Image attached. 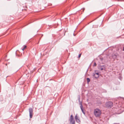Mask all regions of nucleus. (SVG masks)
Returning a JSON list of instances; mask_svg holds the SVG:
<instances>
[{
  "mask_svg": "<svg viewBox=\"0 0 124 124\" xmlns=\"http://www.w3.org/2000/svg\"><path fill=\"white\" fill-rule=\"evenodd\" d=\"M73 35H74V36H75V35L74 34H73Z\"/></svg>",
  "mask_w": 124,
  "mask_h": 124,
  "instance_id": "nucleus-16",
  "label": "nucleus"
},
{
  "mask_svg": "<svg viewBox=\"0 0 124 124\" xmlns=\"http://www.w3.org/2000/svg\"><path fill=\"white\" fill-rule=\"evenodd\" d=\"M70 123L71 124H75V121L74 119L73 116L72 115H71L70 116Z\"/></svg>",
  "mask_w": 124,
  "mask_h": 124,
  "instance_id": "nucleus-3",
  "label": "nucleus"
},
{
  "mask_svg": "<svg viewBox=\"0 0 124 124\" xmlns=\"http://www.w3.org/2000/svg\"><path fill=\"white\" fill-rule=\"evenodd\" d=\"M96 64L95 62L93 66H96Z\"/></svg>",
  "mask_w": 124,
  "mask_h": 124,
  "instance_id": "nucleus-12",
  "label": "nucleus"
},
{
  "mask_svg": "<svg viewBox=\"0 0 124 124\" xmlns=\"http://www.w3.org/2000/svg\"><path fill=\"white\" fill-rule=\"evenodd\" d=\"M81 54H79V55H78V57L79 58L80 57V56H81Z\"/></svg>",
  "mask_w": 124,
  "mask_h": 124,
  "instance_id": "nucleus-13",
  "label": "nucleus"
},
{
  "mask_svg": "<svg viewBox=\"0 0 124 124\" xmlns=\"http://www.w3.org/2000/svg\"><path fill=\"white\" fill-rule=\"evenodd\" d=\"M123 50L124 51V46L123 47Z\"/></svg>",
  "mask_w": 124,
  "mask_h": 124,
  "instance_id": "nucleus-15",
  "label": "nucleus"
},
{
  "mask_svg": "<svg viewBox=\"0 0 124 124\" xmlns=\"http://www.w3.org/2000/svg\"><path fill=\"white\" fill-rule=\"evenodd\" d=\"M94 114L96 117L100 116L101 114V110L99 109L96 108L94 109Z\"/></svg>",
  "mask_w": 124,
  "mask_h": 124,
  "instance_id": "nucleus-1",
  "label": "nucleus"
},
{
  "mask_svg": "<svg viewBox=\"0 0 124 124\" xmlns=\"http://www.w3.org/2000/svg\"><path fill=\"white\" fill-rule=\"evenodd\" d=\"M78 101L79 102H80H80H80V96L79 95H78Z\"/></svg>",
  "mask_w": 124,
  "mask_h": 124,
  "instance_id": "nucleus-10",
  "label": "nucleus"
},
{
  "mask_svg": "<svg viewBox=\"0 0 124 124\" xmlns=\"http://www.w3.org/2000/svg\"><path fill=\"white\" fill-rule=\"evenodd\" d=\"M78 118V117L77 116V114H76V115L75 116V119L76 120Z\"/></svg>",
  "mask_w": 124,
  "mask_h": 124,
  "instance_id": "nucleus-11",
  "label": "nucleus"
},
{
  "mask_svg": "<svg viewBox=\"0 0 124 124\" xmlns=\"http://www.w3.org/2000/svg\"><path fill=\"white\" fill-rule=\"evenodd\" d=\"M95 78H97L99 77V74L98 73H95L93 75Z\"/></svg>",
  "mask_w": 124,
  "mask_h": 124,
  "instance_id": "nucleus-5",
  "label": "nucleus"
},
{
  "mask_svg": "<svg viewBox=\"0 0 124 124\" xmlns=\"http://www.w3.org/2000/svg\"><path fill=\"white\" fill-rule=\"evenodd\" d=\"M29 112L30 117V118H31L32 117L33 113V109L32 108H30L29 109Z\"/></svg>",
  "mask_w": 124,
  "mask_h": 124,
  "instance_id": "nucleus-4",
  "label": "nucleus"
},
{
  "mask_svg": "<svg viewBox=\"0 0 124 124\" xmlns=\"http://www.w3.org/2000/svg\"><path fill=\"white\" fill-rule=\"evenodd\" d=\"M103 69L102 68H101V70H103Z\"/></svg>",
  "mask_w": 124,
  "mask_h": 124,
  "instance_id": "nucleus-14",
  "label": "nucleus"
},
{
  "mask_svg": "<svg viewBox=\"0 0 124 124\" xmlns=\"http://www.w3.org/2000/svg\"><path fill=\"white\" fill-rule=\"evenodd\" d=\"M27 46H23V47L22 49V50H23V51H24V50L26 48Z\"/></svg>",
  "mask_w": 124,
  "mask_h": 124,
  "instance_id": "nucleus-8",
  "label": "nucleus"
},
{
  "mask_svg": "<svg viewBox=\"0 0 124 124\" xmlns=\"http://www.w3.org/2000/svg\"><path fill=\"white\" fill-rule=\"evenodd\" d=\"M86 79L87 83H88L90 81V79L88 78H87Z\"/></svg>",
  "mask_w": 124,
  "mask_h": 124,
  "instance_id": "nucleus-9",
  "label": "nucleus"
},
{
  "mask_svg": "<svg viewBox=\"0 0 124 124\" xmlns=\"http://www.w3.org/2000/svg\"><path fill=\"white\" fill-rule=\"evenodd\" d=\"M80 104L81 105H80V108H81V109L82 111V112H83V113L85 114V112L84 111H83V106L82 105V102H80Z\"/></svg>",
  "mask_w": 124,
  "mask_h": 124,
  "instance_id": "nucleus-6",
  "label": "nucleus"
},
{
  "mask_svg": "<svg viewBox=\"0 0 124 124\" xmlns=\"http://www.w3.org/2000/svg\"><path fill=\"white\" fill-rule=\"evenodd\" d=\"M105 106L106 107L108 108H110L113 106V103L111 101H108L106 103Z\"/></svg>",
  "mask_w": 124,
  "mask_h": 124,
  "instance_id": "nucleus-2",
  "label": "nucleus"
},
{
  "mask_svg": "<svg viewBox=\"0 0 124 124\" xmlns=\"http://www.w3.org/2000/svg\"><path fill=\"white\" fill-rule=\"evenodd\" d=\"M84 9H84H84H83V11H84Z\"/></svg>",
  "mask_w": 124,
  "mask_h": 124,
  "instance_id": "nucleus-17",
  "label": "nucleus"
},
{
  "mask_svg": "<svg viewBox=\"0 0 124 124\" xmlns=\"http://www.w3.org/2000/svg\"><path fill=\"white\" fill-rule=\"evenodd\" d=\"M75 120L76 122L78 123H79L80 122V121L78 118Z\"/></svg>",
  "mask_w": 124,
  "mask_h": 124,
  "instance_id": "nucleus-7",
  "label": "nucleus"
}]
</instances>
